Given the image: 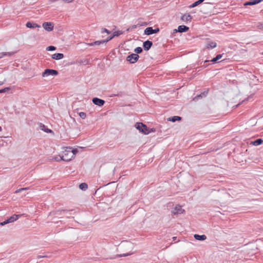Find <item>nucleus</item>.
I'll return each mask as SVG.
<instances>
[{
    "mask_svg": "<svg viewBox=\"0 0 263 263\" xmlns=\"http://www.w3.org/2000/svg\"><path fill=\"white\" fill-rule=\"evenodd\" d=\"M181 118L179 116H173L172 117L168 118L167 119V120L169 121H172L173 122H175L176 121H180L181 120Z\"/></svg>",
    "mask_w": 263,
    "mask_h": 263,
    "instance_id": "nucleus-21",
    "label": "nucleus"
},
{
    "mask_svg": "<svg viewBox=\"0 0 263 263\" xmlns=\"http://www.w3.org/2000/svg\"><path fill=\"white\" fill-rule=\"evenodd\" d=\"M194 238L198 240H204L206 238V236L205 235H198V234H195L194 235Z\"/></svg>",
    "mask_w": 263,
    "mask_h": 263,
    "instance_id": "nucleus-18",
    "label": "nucleus"
},
{
    "mask_svg": "<svg viewBox=\"0 0 263 263\" xmlns=\"http://www.w3.org/2000/svg\"><path fill=\"white\" fill-rule=\"evenodd\" d=\"M132 28H137V25H133L132 27Z\"/></svg>",
    "mask_w": 263,
    "mask_h": 263,
    "instance_id": "nucleus-44",
    "label": "nucleus"
},
{
    "mask_svg": "<svg viewBox=\"0 0 263 263\" xmlns=\"http://www.w3.org/2000/svg\"><path fill=\"white\" fill-rule=\"evenodd\" d=\"M223 54H219L216 55V57L213 58L211 61L213 63H216L218 60H220L223 56Z\"/></svg>",
    "mask_w": 263,
    "mask_h": 263,
    "instance_id": "nucleus-22",
    "label": "nucleus"
},
{
    "mask_svg": "<svg viewBox=\"0 0 263 263\" xmlns=\"http://www.w3.org/2000/svg\"><path fill=\"white\" fill-rule=\"evenodd\" d=\"M261 1H248L247 2V3H245L244 4V5L245 6H247V5H256L258 3H259L260 2H261Z\"/></svg>",
    "mask_w": 263,
    "mask_h": 263,
    "instance_id": "nucleus-24",
    "label": "nucleus"
},
{
    "mask_svg": "<svg viewBox=\"0 0 263 263\" xmlns=\"http://www.w3.org/2000/svg\"><path fill=\"white\" fill-rule=\"evenodd\" d=\"M216 46V43L214 42H209L207 43L206 47L208 49H213L215 48Z\"/></svg>",
    "mask_w": 263,
    "mask_h": 263,
    "instance_id": "nucleus-20",
    "label": "nucleus"
},
{
    "mask_svg": "<svg viewBox=\"0 0 263 263\" xmlns=\"http://www.w3.org/2000/svg\"><path fill=\"white\" fill-rule=\"evenodd\" d=\"M209 60H205V61H204V63L208 62H209Z\"/></svg>",
    "mask_w": 263,
    "mask_h": 263,
    "instance_id": "nucleus-46",
    "label": "nucleus"
},
{
    "mask_svg": "<svg viewBox=\"0 0 263 263\" xmlns=\"http://www.w3.org/2000/svg\"><path fill=\"white\" fill-rule=\"evenodd\" d=\"M47 256L46 255L44 254V253H43L42 255H39L37 256V258L38 259L39 258H44V257H46Z\"/></svg>",
    "mask_w": 263,
    "mask_h": 263,
    "instance_id": "nucleus-42",
    "label": "nucleus"
},
{
    "mask_svg": "<svg viewBox=\"0 0 263 263\" xmlns=\"http://www.w3.org/2000/svg\"><path fill=\"white\" fill-rule=\"evenodd\" d=\"M92 102L94 104L100 107L103 106L105 103V101L103 100L98 98H93L92 100Z\"/></svg>",
    "mask_w": 263,
    "mask_h": 263,
    "instance_id": "nucleus-8",
    "label": "nucleus"
},
{
    "mask_svg": "<svg viewBox=\"0 0 263 263\" xmlns=\"http://www.w3.org/2000/svg\"><path fill=\"white\" fill-rule=\"evenodd\" d=\"M262 54H263V52L262 53Z\"/></svg>",
    "mask_w": 263,
    "mask_h": 263,
    "instance_id": "nucleus-52",
    "label": "nucleus"
},
{
    "mask_svg": "<svg viewBox=\"0 0 263 263\" xmlns=\"http://www.w3.org/2000/svg\"><path fill=\"white\" fill-rule=\"evenodd\" d=\"M2 58V56H0V59H1V58Z\"/></svg>",
    "mask_w": 263,
    "mask_h": 263,
    "instance_id": "nucleus-51",
    "label": "nucleus"
},
{
    "mask_svg": "<svg viewBox=\"0 0 263 263\" xmlns=\"http://www.w3.org/2000/svg\"><path fill=\"white\" fill-rule=\"evenodd\" d=\"M69 150H65L63 152V155L60 157V160H62L65 161H69L71 160L73 158L72 156L69 155Z\"/></svg>",
    "mask_w": 263,
    "mask_h": 263,
    "instance_id": "nucleus-6",
    "label": "nucleus"
},
{
    "mask_svg": "<svg viewBox=\"0 0 263 263\" xmlns=\"http://www.w3.org/2000/svg\"><path fill=\"white\" fill-rule=\"evenodd\" d=\"M88 45L90 46H94L95 45V44H93V42H92V43H88Z\"/></svg>",
    "mask_w": 263,
    "mask_h": 263,
    "instance_id": "nucleus-43",
    "label": "nucleus"
},
{
    "mask_svg": "<svg viewBox=\"0 0 263 263\" xmlns=\"http://www.w3.org/2000/svg\"><path fill=\"white\" fill-rule=\"evenodd\" d=\"M239 104H237V105L236 106V107H237Z\"/></svg>",
    "mask_w": 263,
    "mask_h": 263,
    "instance_id": "nucleus-49",
    "label": "nucleus"
},
{
    "mask_svg": "<svg viewBox=\"0 0 263 263\" xmlns=\"http://www.w3.org/2000/svg\"><path fill=\"white\" fill-rule=\"evenodd\" d=\"M2 260H0V263H2Z\"/></svg>",
    "mask_w": 263,
    "mask_h": 263,
    "instance_id": "nucleus-50",
    "label": "nucleus"
},
{
    "mask_svg": "<svg viewBox=\"0 0 263 263\" xmlns=\"http://www.w3.org/2000/svg\"><path fill=\"white\" fill-rule=\"evenodd\" d=\"M46 49L48 51H54L56 49V47L53 46H48Z\"/></svg>",
    "mask_w": 263,
    "mask_h": 263,
    "instance_id": "nucleus-35",
    "label": "nucleus"
},
{
    "mask_svg": "<svg viewBox=\"0 0 263 263\" xmlns=\"http://www.w3.org/2000/svg\"><path fill=\"white\" fill-rule=\"evenodd\" d=\"M177 237H173V239L174 240H175L176 239Z\"/></svg>",
    "mask_w": 263,
    "mask_h": 263,
    "instance_id": "nucleus-45",
    "label": "nucleus"
},
{
    "mask_svg": "<svg viewBox=\"0 0 263 263\" xmlns=\"http://www.w3.org/2000/svg\"><path fill=\"white\" fill-rule=\"evenodd\" d=\"M10 89V88L9 87H6L4 89H0V93H3V92H6L7 90H9Z\"/></svg>",
    "mask_w": 263,
    "mask_h": 263,
    "instance_id": "nucleus-40",
    "label": "nucleus"
},
{
    "mask_svg": "<svg viewBox=\"0 0 263 263\" xmlns=\"http://www.w3.org/2000/svg\"><path fill=\"white\" fill-rule=\"evenodd\" d=\"M257 28L258 29L263 30V23H259L257 25Z\"/></svg>",
    "mask_w": 263,
    "mask_h": 263,
    "instance_id": "nucleus-39",
    "label": "nucleus"
},
{
    "mask_svg": "<svg viewBox=\"0 0 263 263\" xmlns=\"http://www.w3.org/2000/svg\"><path fill=\"white\" fill-rule=\"evenodd\" d=\"M203 1H195V3H194L193 4L190 5L189 6V8H194V7H195L197 6H200V4L203 2Z\"/></svg>",
    "mask_w": 263,
    "mask_h": 263,
    "instance_id": "nucleus-25",
    "label": "nucleus"
},
{
    "mask_svg": "<svg viewBox=\"0 0 263 263\" xmlns=\"http://www.w3.org/2000/svg\"><path fill=\"white\" fill-rule=\"evenodd\" d=\"M200 10L203 13H208L212 8V4L210 3H201L199 6Z\"/></svg>",
    "mask_w": 263,
    "mask_h": 263,
    "instance_id": "nucleus-1",
    "label": "nucleus"
},
{
    "mask_svg": "<svg viewBox=\"0 0 263 263\" xmlns=\"http://www.w3.org/2000/svg\"><path fill=\"white\" fill-rule=\"evenodd\" d=\"M3 84V82H0V85H2Z\"/></svg>",
    "mask_w": 263,
    "mask_h": 263,
    "instance_id": "nucleus-47",
    "label": "nucleus"
},
{
    "mask_svg": "<svg viewBox=\"0 0 263 263\" xmlns=\"http://www.w3.org/2000/svg\"><path fill=\"white\" fill-rule=\"evenodd\" d=\"M68 211L65 210H58L55 212H54L53 213L56 216H59L62 214V213H65L67 212Z\"/></svg>",
    "mask_w": 263,
    "mask_h": 263,
    "instance_id": "nucleus-23",
    "label": "nucleus"
},
{
    "mask_svg": "<svg viewBox=\"0 0 263 263\" xmlns=\"http://www.w3.org/2000/svg\"><path fill=\"white\" fill-rule=\"evenodd\" d=\"M139 56L137 53H132L128 55L126 60L130 63L134 64L136 63L139 59Z\"/></svg>",
    "mask_w": 263,
    "mask_h": 263,
    "instance_id": "nucleus-4",
    "label": "nucleus"
},
{
    "mask_svg": "<svg viewBox=\"0 0 263 263\" xmlns=\"http://www.w3.org/2000/svg\"><path fill=\"white\" fill-rule=\"evenodd\" d=\"M2 127L0 126V132H1V131H2Z\"/></svg>",
    "mask_w": 263,
    "mask_h": 263,
    "instance_id": "nucleus-48",
    "label": "nucleus"
},
{
    "mask_svg": "<svg viewBox=\"0 0 263 263\" xmlns=\"http://www.w3.org/2000/svg\"><path fill=\"white\" fill-rule=\"evenodd\" d=\"M79 116L83 119H84L86 117V114L84 112H80L79 113Z\"/></svg>",
    "mask_w": 263,
    "mask_h": 263,
    "instance_id": "nucleus-37",
    "label": "nucleus"
},
{
    "mask_svg": "<svg viewBox=\"0 0 263 263\" xmlns=\"http://www.w3.org/2000/svg\"><path fill=\"white\" fill-rule=\"evenodd\" d=\"M132 254H133V253H124V254H118V255H116V256L115 257V258H117L118 257H126V256L132 255Z\"/></svg>",
    "mask_w": 263,
    "mask_h": 263,
    "instance_id": "nucleus-29",
    "label": "nucleus"
},
{
    "mask_svg": "<svg viewBox=\"0 0 263 263\" xmlns=\"http://www.w3.org/2000/svg\"><path fill=\"white\" fill-rule=\"evenodd\" d=\"M58 74V72L56 70L46 69L42 73V76L43 77H47L49 76H57Z\"/></svg>",
    "mask_w": 263,
    "mask_h": 263,
    "instance_id": "nucleus-3",
    "label": "nucleus"
},
{
    "mask_svg": "<svg viewBox=\"0 0 263 263\" xmlns=\"http://www.w3.org/2000/svg\"><path fill=\"white\" fill-rule=\"evenodd\" d=\"M263 143V140L262 139H257V140L252 141L251 142V144H252L255 146H258L261 144Z\"/></svg>",
    "mask_w": 263,
    "mask_h": 263,
    "instance_id": "nucleus-19",
    "label": "nucleus"
},
{
    "mask_svg": "<svg viewBox=\"0 0 263 263\" xmlns=\"http://www.w3.org/2000/svg\"><path fill=\"white\" fill-rule=\"evenodd\" d=\"M64 58V54L61 53H54L52 55V58L53 59L59 60Z\"/></svg>",
    "mask_w": 263,
    "mask_h": 263,
    "instance_id": "nucleus-16",
    "label": "nucleus"
},
{
    "mask_svg": "<svg viewBox=\"0 0 263 263\" xmlns=\"http://www.w3.org/2000/svg\"><path fill=\"white\" fill-rule=\"evenodd\" d=\"M26 26L27 28H34L36 27L40 28L41 27L40 25H39L36 23H35L32 22H28L26 23Z\"/></svg>",
    "mask_w": 263,
    "mask_h": 263,
    "instance_id": "nucleus-14",
    "label": "nucleus"
},
{
    "mask_svg": "<svg viewBox=\"0 0 263 263\" xmlns=\"http://www.w3.org/2000/svg\"><path fill=\"white\" fill-rule=\"evenodd\" d=\"M189 29V28L184 25H180L178 27V29H175L174 31L175 32H179L180 33L185 32Z\"/></svg>",
    "mask_w": 263,
    "mask_h": 263,
    "instance_id": "nucleus-10",
    "label": "nucleus"
},
{
    "mask_svg": "<svg viewBox=\"0 0 263 263\" xmlns=\"http://www.w3.org/2000/svg\"><path fill=\"white\" fill-rule=\"evenodd\" d=\"M39 128L41 130H44L47 133H51L52 130L49 128H46L44 124L40 123L39 125Z\"/></svg>",
    "mask_w": 263,
    "mask_h": 263,
    "instance_id": "nucleus-17",
    "label": "nucleus"
},
{
    "mask_svg": "<svg viewBox=\"0 0 263 263\" xmlns=\"http://www.w3.org/2000/svg\"><path fill=\"white\" fill-rule=\"evenodd\" d=\"M101 33L102 34H103L104 33H106L108 35V34H110L111 32H110V31L109 30H108V29H107L106 28H102L101 31Z\"/></svg>",
    "mask_w": 263,
    "mask_h": 263,
    "instance_id": "nucleus-33",
    "label": "nucleus"
},
{
    "mask_svg": "<svg viewBox=\"0 0 263 263\" xmlns=\"http://www.w3.org/2000/svg\"><path fill=\"white\" fill-rule=\"evenodd\" d=\"M134 51L136 52V53H140L142 52V48L140 47H138L136 48L134 50Z\"/></svg>",
    "mask_w": 263,
    "mask_h": 263,
    "instance_id": "nucleus-32",
    "label": "nucleus"
},
{
    "mask_svg": "<svg viewBox=\"0 0 263 263\" xmlns=\"http://www.w3.org/2000/svg\"><path fill=\"white\" fill-rule=\"evenodd\" d=\"M69 155L72 156V157L73 158L74 155L78 153V151L77 150V149H73L72 150H70V148H69Z\"/></svg>",
    "mask_w": 263,
    "mask_h": 263,
    "instance_id": "nucleus-30",
    "label": "nucleus"
},
{
    "mask_svg": "<svg viewBox=\"0 0 263 263\" xmlns=\"http://www.w3.org/2000/svg\"><path fill=\"white\" fill-rule=\"evenodd\" d=\"M192 19V16L190 14H184L181 17L182 21L190 22Z\"/></svg>",
    "mask_w": 263,
    "mask_h": 263,
    "instance_id": "nucleus-12",
    "label": "nucleus"
},
{
    "mask_svg": "<svg viewBox=\"0 0 263 263\" xmlns=\"http://www.w3.org/2000/svg\"><path fill=\"white\" fill-rule=\"evenodd\" d=\"M28 187H24V188H21V189H17L15 191V193H18L23 191H25V190H28Z\"/></svg>",
    "mask_w": 263,
    "mask_h": 263,
    "instance_id": "nucleus-36",
    "label": "nucleus"
},
{
    "mask_svg": "<svg viewBox=\"0 0 263 263\" xmlns=\"http://www.w3.org/2000/svg\"><path fill=\"white\" fill-rule=\"evenodd\" d=\"M79 187L83 191H85L88 188V185L86 183H82L79 185Z\"/></svg>",
    "mask_w": 263,
    "mask_h": 263,
    "instance_id": "nucleus-27",
    "label": "nucleus"
},
{
    "mask_svg": "<svg viewBox=\"0 0 263 263\" xmlns=\"http://www.w3.org/2000/svg\"><path fill=\"white\" fill-rule=\"evenodd\" d=\"M9 223H10V222H9L8 219H7L5 220V221L1 222L0 225L2 226H4L6 224Z\"/></svg>",
    "mask_w": 263,
    "mask_h": 263,
    "instance_id": "nucleus-38",
    "label": "nucleus"
},
{
    "mask_svg": "<svg viewBox=\"0 0 263 263\" xmlns=\"http://www.w3.org/2000/svg\"><path fill=\"white\" fill-rule=\"evenodd\" d=\"M159 31V28H156L155 29H153L152 27H148L146 28L144 31V34L146 35H151L153 34L157 33Z\"/></svg>",
    "mask_w": 263,
    "mask_h": 263,
    "instance_id": "nucleus-5",
    "label": "nucleus"
},
{
    "mask_svg": "<svg viewBox=\"0 0 263 263\" xmlns=\"http://www.w3.org/2000/svg\"><path fill=\"white\" fill-rule=\"evenodd\" d=\"M15 52H2L1 54H2V57L4 56H8L10 57L13 55Z\"/></svg>",
    "mask_w": 263,
    "mask_h": 263,
    "instance_id": "nucleus-28",
    "label": "nucleus"
},
{
    "mask_svg": "<svg viewBox=\"0 0 263 263\" xmlns=\"http://www.w3.org/2000/svg\"><path fill=\"white\" fill-rule=\"evenodd\" d=\"M135 127L141 133H142L146 135L149 133V131L146 125L142 123H137L135 125Z\"/></svg>",
    "mask_w": 263,
    "mask_h": 263,
    "instance_id": "nucleus-2",
    "label": "nucleus"
},
{
    "mask_svg": "<svg viewBox=\"0 0 263 263\" xmlns=\"http://www.w3.org/2000/svg\"><path fill=\"white\" fill-rule=\"evenodd\" d=\"M22 215L21 214H14L9 218H8V220L10 222V223L13 222L17 220L19 218H20Z\"/></svg>",
    "mask_w": 263,
    "mask_h": 263,
    "instance_id": "nucleus-13",
    "label": "nucleus"
},
{
    "mask_svg": "<svg viewBox=\"0 0 263 263\" xmlns=\"http://www.w3.org/2000/svg\"><path fill=\"white\" fill-rule=\"evenodd\" d=\"M123 33H124L123 31H122V30L115 31L112 33V37H115L116 36H118L123 34Z\"/></svg>",
    "mask_w": 263,
    "mask_h": 263,
    "instance_id": "nucleus-26",
    "label": "nucleus"
},
{
    "mask_svg": "<svg viewBox=\"0 0 263 263\" xmlns=\"http://www.w3.org/2000/svg\"><path fill=\"white\" fill-rule=\"evenodd\" d=\"M43 27L47 31H51L53 29V25L51 22H45L43 24Z\"/></svg>",
    "mask_w": 263,
    "mask_h": 263,
    "instance_id": "nucleus-9",
    "label": "nucleus"
},
{
    "mask_svg": "<svg viewBox=\"0 0 263 263\" xmlns=\"http://www.w3.org/2000/svg\"><path fill=\"white\" fill-rule=\"evenodd\" d=\"M60 157H61V156H57V157H54L52 160H54V161H60Z\"/></svg>",
    "mask_w": 263,
    "mask_h": 263,
    "instance_id": "nucleus-41",
    "label": "nucleus"
},
{
    "mask_svg": "<svg viewBox=\"0 0 263 263\" xmlns=\"http://www.w3.org/2000/svg\"><path fill=\"white\" fill-rule=\"evenodd\" d=\"M184 211L182 209V206L178 204L172 211V213L173 215H177L182 213Z\"/></svg>",
    "mask_w": 263,
    "mask_h": 263,
    "instance_id": "nucleus-7",
    "label": "nucleus"
},
{
    "mask_svg": "<svg viewBox=\"0 0 263 263\" xmlns=\"http://www.w3.org/2000/svg\"><path fill=\"white\" fill-rule=\"evenodd\" d=\"M105 43L104 40L93 42V44H95V45H98V46H99L101 44H105Z\"/></svg>",
    "mask_w": 263,
    "mask_h": 263,
    "instance_id": "nucleus-31",
    "label": "nucleus"
},
{
    "mask_svg": "<svg viewBox=\"0 0 263 263\" xmlns=\"http://www.w3.org/2000/svg\"><path fill=\"white\" fill-rule=\"evenodd\" d=\"M208 90H206L201 92L200 94L197 95L196 97H195L193 99V100L197 101L198 100L199 98H202L205 97L208 94Z\"/></svg>",
    "mask_w": 263,
    "mask_h": 263,
    "instance_id": "nucleus-15",
    "label": "nucleus"
},
{
    "mask_svg": "<svg viewBox=\"0 0 263 263\" xmlns=\"http://www.w3.org/2000/svg\"><path fill=\"white\" fill-rule=\"evenodd\" d=\"M114 37H112V34H111L109 36H108L105 39H104L105 43H107V42L109 41L111 39H112Z\"/></svg>",
    "mask_w": 263,
    "mask_h": 263,
    "instance_id": "nucleus-34",
    "label": "nucleus"
},
{
    "mask_svg": "<svg viewBox=\"0 0 263 263\" xmlns=\"http://www.w3.org/2000/svg\"><path fill=\"white\" fill-rule=\"evenodd\" d=\"M153 43L152 41H150L149 40H147L145 42H144L143 46L144 48V49L145 50L148 51L152 46Z\"/></svg>",
    "mask_w": 263,
    "mask_h": 263,
    "instance_id": "nucleus-11",
    "label": "nucleus"
}]
</instances>
